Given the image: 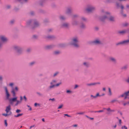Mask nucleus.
<instances>
[{"label":"nucleus","instance_id":"1","mask_svg":"<svg viewBox=\"0 0 129 129\" xmlns=\"http://www.w3.org/2000/svg\"><path fill=\"white\" fill-rule=\"evenodd\" d=\"M70 40L71 41L69 43L70 45L76 49L80 48V46L78 44L79 39L77 37H74L71 38Z\"/></svg>","mask_w":129,"mask_h":129},{"label":"nucleus","instance_id":"2","mask_svg":"<svg viewBox=\"0 0 129 129\" xmlns=\"http://www.w3.org/2000/svg\"><path fill=\"white\" fill-rule=\"evenodd\" d=\"M99 19L102 21H104L105 20V10L104 9H101L100 13Z\"/></svg>","mask_w":129,"mask_h":129},{"label":"nucleus","instance_id":"3","mask_svg":"<svg viewBox=\"0 0 129 129\" xmlns=\"http://www.w3.org/2000/svg\"><path fill=\"white\" fill-rule=\"evenodd\" d=\"M13 48L18 54L22 53L23 51V49L22 47L18 46L15 45L13 46Z\"/></svg>","mask_w":129,"mask_h":129},{"label":"nucleus","instance_id":"4","mask_svg":"<svg viewBox=\"0 0 129 129\" xmlns=\"http://www.w3.org/2000/svg\"><path fill=\"white\" fill-rule=\"evenodd\" d=\"M107 18L110 21L113 22L115 21L114 18L111 16L108 12H105V19Z\"/></svg>","mask_w":129,"mask_h":129},{"label":"nucleus","instance_id":"5","mask_svg":"<svg viewBox=\"0 0 129 129\" xmlns=\"http://www.w3.org/2000/svg\"><path fill=\"white\" fill-rule=\"evenodd\" d=\"M96 9L95 8L91 5L87 6L86 9V11L88 12H91L94 11Z\"/></svg>","mask_w":129,"mask_h":129},{"label":"nucleus","instance_id":"6","mask_svg":"<svg viewBox=\"0 0 129 129\" xmlns=\"http://www.w3.org/2000/svg\"><path fill=\"white\" fill-rule=\"evenodd\" d=\"M91 43L94 45H102L104 44V43L102 41H100L99 39H95L92 41Z\"/></svg>","mask_w":129,"mask_h":129},{"label":"nucleus","instance_id":"7","mask_svg":"<svg viewBox=\"0 0 129 129\" xmlns=\"http://www.w3.org/2000/svg\"><path fill=\"white\" fill-rule=\"evenodd\" d=\"M33 23H34V25H33V26H32L31 27V29H33L35 28L39 27L40 25L39 22L35 19H34Z\"/></svg>","mask_w":129,"mask_h":129},{"label":"nucleus","instance_id":"8","mask_svg":"<svg viewBox=\"0 0 129 129\" xmlns=\"http://www.w3.org/2000/svg\"><path fill=\"white\" fill-rule=\"evenodd\" d=\"M60 27L63 28L68 29L70 27V24L67 22H64L60 25Z\"/></svg>","mask_w":129,"mask_h":129},{"label":"nucleus","instance_id":"9","mask_svg":"<svg viewBox=\"0 0 129 129\" xmlns=\"http://www.w3.org/2000/svg\"><path fill=\"white\" fill-rule=\"evenodd\" d=\"M73 9L71 7H67L65 11V13L66 14L68 15H71L72 13Z\"/></svg>","mask_w":129,"mask_h":129},{"label":"nucleus","instance_id":"10","mask_svg":"<svg viewBox=\"0 0 129 129\" xmlns=\"http://www.w3.org/2000/svg\"><path fill=\"white\" fill-rule=\"evenodd\" d=\"M0 40H1V41L4 43L8 41V39L5 36L2 35L0 36Z\"/></svg>","mask_w":129,"mask_h":129},{"label":"nucleus","instance_id":"11","mask_svg":"<svg viewBox=\"0 0 129 129\" xmlns=\"http://www.w3.org/2000/svg\"><path fill=\"white\" fill-rule=\"evenodd\" d=\"M4 88L5 91L6 99L8 100L10 99L9 97L10 96V95L8 91L7 87H5Z\"/></svg>","mask_w":129,"mask_h":129},{"label":"nucleus","instance_id":"12","mask_svg":"<svg viewBox=\"0 0 129 129\" xmlns=\"http://www.w3.org/2000/svg\"><path fill=\"white\" fill-rule=\"evenodd\" d=\"M129 90L123 94H122L121 95H119L118 96V98H120V97H124V99H126L127 98V96L129 95Z\"/></svg>","mask_w":129,"mask_h":129},{"label":"nucleus","instance_id":"13","mask_svg":"<svg viewBox=\"0 0 129 129\" xmlns=\"http://www.w3.org/2000/svg\"><path fill=\"white\" fill-rule=\"evenodd\" d=\"M129 43V39L119 42L116 44L117 45H126Z\"/></svg>","mask_w":129,"mask_h":129},{"label":"nucleus","instance_id":"14","mask_svg":"<svg viewBox=\"0 0 129 129\" xmlns=\"http://www.w3.org/2000/svg\"><path fill=\"white\" fill-rule=\"evenodd\" d=\"M55 46L54 45H50L45 46L44 48L46 50H50L53 48Z\"/></svg>","mask_w":129,"mask_h":129},{"label":"nucleus","instance_id":"15","mask_svg":"<svg viewBox=\"0 0 129 129\" xmlns=\"http://www.w3.org/2000/svg\"><path fill=\"white\" fill-rule=\"evenodd\" d=\"M34 19L29 20H28L26 22V25L27 26H31V28L32 26H33L32 24L33 23Z\"/></svg>","mask_w":129,"mask_h":129},{"label":"nucleus","instance_id":"16","mask_svg":"<svg viewBox=\"0 0 129 129\" xmlns=\"http://www.w3.org/2000/svg\"><path fill=\"white\" fill-rule=\"evenodd\" d=\"M82 64L84 67L87 68H89L90 66V63L88 62L84 61L83 62Z\"/></svg>","mask_w":129,"mask_h":129},{"label":"nucleus","instance_id":"17","mask_svg":"<svg viewBox=\"0 0 129 129\" xmlns=\"http://www.w3.org/2000/svg\"><path fill=\"white\" fill-rule=\"evenodd\" d=\"M17 97H15L12 98H10L8 100L10 104H12L13 102L16 101L17 100Z\"/></svg>","mask_w":129,"mask_h":129},{"label":"nucleus","instance_id":"18","mask_svg":"<svg viewBox=\"0 0 129 129\" xmlns=\"http://www.w3.org/2000/svg\"><path fill=\"white\" fill-rule=\"evenodd\" d=\"M55 87V85H50L48 86L46 90V91L47 92H48L50 91L52 89L54 88Z\"/></svg>","mask_w":129,"mask_h":129},{"label":"nucleus","instance_id":"19","mask_svg":"<svg viewBox=\"0 0 129 129\" xmlns=\"http://www.w3.org/2000/svg\"><path fill=\"white\" fill-rule=\"evenodd\" d=\"M110 61L114 63H116L117 61L115 58L113 57H110L109 58Z\"/></svg>","mask_w":129,"mask_h":129},{"label":"nucleus","instance_id":"20","mask_svg":"<svg viewBox=\"0 0 129 129\" xmlns=\"http://www.w3.org/2000/svg\"><path fill=\"white\" fill-rule=\"evenodd\" d=\"M79 24V22L77 20H73L72 21V24L73 25H77Z\"/></svg>","mask_w":129,"mask_h":129},{"label":"nucleus","instance_id":"21","mask_svg":"<svg viewBox=\"0 0 129 129\" xmlns=\"http://www.w3.org/2000/svg\"><path fill=\"white\" fill-rule=\"evenodd\" d=\"M11 110V106L10 105H8V106L6 107V109L5 110L7 113H8Z\"/></svg>","mask_w":129,"mask_h":129},{"label":"nucleus","instance_id":"22","mask_svg":"<svg viewBox=\"0 0 129 129\" xmlns=\"http://www.w3.org/2000/svg\"><path fill=\"white\" fill-rule=\"evenodd\" d=\"M80 28L82 29H84L86 28V26L85 24L83 23H81L80 24Z\"/></svg>","mask_w":129,"mask_h":129},{"label":"nucleus","instance_id":"23","mask_svg":"<svg viewBox=\"0 0 129 129\" xmlns=\"http://www.w3.org/2000/svg\"><path fill=\"white\" fill-rule=\"evenodd\" d=\"M100 82H97L93 83H88L86 84V85L88 86H92L96 85L97 84H100Z\"/></svg>","mask_w":129,"mask_h":129},{"label":"nucleus","instance_id":"24","mask_svg":"<svg viewBox=\"0 0 129 129\" xmlns=\"http://www.w3.org/2000/svg\"><path fill=\"white\" fill-rule=\"evenodd\" d=\"M108 92L107 93V94L108 95L111 96L112 94V93L111 91V89L109 87L108 88Z\"/></svg>","mask_w":129,"mask_h":129},{"label":"nucleus","instance_id":"25","mask_svg":"<svg viewBox=\"0 0 129 129\" xmlns=\"http://www.w3.org/2000/svg\"><path fill=\"white\" fill-rule=\"evenodd\" d=\"M126 30H124L121 31H118V33L120 34L123 35L126 33Z\"/></svg>","mask_w":129,"mask_h":129},{"label":"nucleus","instance_id":"26","mask_svg":"<svg viewBox=\"0 0 129 129\" xmlns=\"http://www.w3.org/2000/svg\"><path fill=\"white\" fill-rule=\"evenodd\" d=\"M11 92L13 94V96H16V93L15 92V89L13 88L12 89Z\"/></svg>","mask_w":129,"mask_h":129},{"label":"nucleus","instance_id":"27","mask_svg":"<svg viewBox=\"0 0 129 129\" xmlns=\"http://www.w3.org/2000/svg\"><path fill=\"white\" fill-rule=\"evenodd\" d=\"M46 38L49 39H52L55 38V37L53 36L48 35L46 37Z\"/></svg>","mask_w":129,"mask_h":129},{"label":"nucleus","instance_id":"28","mask_svg":"<svg viewBox=\"0 0 129 129\" xmlns=\"http://www.w3.org/2000/svg\"><path fill=\"white\" fill-rule=\"evenodd\" d=\"M60 52L59 51H55L53 52V54L55 55L59 54L60 53Z\"/></svg>","mask_w":129,"mask_h":129},{"label":"nucleus","instance_id":"29","mask_svg":"<svg viewBox=\"0 0 129 129\" xmlns=\"http://www.w3.org/2000/svg\"><path fill=\"white\" fill-rule=\"evenodd\" d=\"M36 63V62L35 61H33L30 62L29 63V65L30 67H32Z\"/></svg>","mask_w":129,"mask_h":129},{"label":"nucleus","instance_id":"30","mask_svg":"<svg viewBox=\"0 0 129 129\" xmlns=\"http://www.w3.org/2000/svg\"><path fill=\"white\" fill-rule=\"evenodd\" d=\"M106 110L108 111V112L107 113L108 114L111 112H114L115 111L114 110H111L110 108H108Z\"/></svg>","mask_w":129,"mask_h":129},{"label":"nucleus","instance_id":"31","mask_svg":"<svg viewBox=\"0 0 129 129\" xmlns=\"http://www.w3.org/2000/svg\"><path fill=\"white\" fill-rule=\"evenodd\" d=\"M60 19L62 20H65L66 19V18L65 17L63 16H61L59 17Z\"/></svg>","mask_w":129,"mask_h":129},{"label":"nucleus","instance_id":"32","mask_svg":"<svg viewBox=\"0 0 129 129\" xmlns=\"http://www.w3.org/2000/svg\"><path fill=\"white\" fill-rule=\"evenodd\" d=\"M12 113V112L11 111H10L9 112V114H8V113H7L6 114L3 113L2 114V115L3 116L6 117L8 115H10Z\"/></svg>","mask_w":129,"mask_h":129},{"label":"nucleus","instance_id":"33","mask_svg":"<svg viewBox=\"0 0 129 129\" xmlns=\"http://www.w3.org/2000/svg\"><path fill=\"white\" fill-rule=\"evenodd\" d=\"M59 73V72L58 71H57L55 72L53 74V77H55L57 76Z\"/></svg>","mask_w":129,"mask_h":129},{"label":"nucleus","instance_id":"34","mask_svg":"<svg viewBox=\"0 0 129 129\" xmlns=\"http://www.w3.org/2000/svg\"><path fill=\"white\" fill-rule=\"evenodd\" d=\"M85 113V112H77L76 113V115H83Z\"/></svg>","mask_w":129,"mask_h":129},{"label":"nucleus","instance_id":"35","mask_svg":"<svg viewBox=\"0 0 129 129\" xmlns=\"http://www.w3.org/2000/svg\"><path fill=\"white\" fill-rule=\"evenodd\" d=\"M81 19L82 21H86L87 20V19L84 17H82L81 18Z\"/></svg>","mask_w":129,"mask_h":129},{"label":"nucleus","instance_id":"36","mask_svg":"<svg viewBox=\"0 0 129 129\" xmlns=\"http://www.w3.org/2000/svg\"><path fill=\"white\" fill-rule=\"evenodd\" d=\"M105 109V108H104L103 109V110H99V111H92V112H95V113H96V112H104V111Z\"/></svg>","mask_w":129,"mask_h":129},{"label":"nucleus","instance_id":"37","mask_svg":"<svg viewBox=\"0 0 129 129\" xmlns=\"http://www.w3.org/2000/svg\"><path fill=\"white\" fill-rule=\"evenodd\" d=\"M79 17V16L77 14H75L73 15V18H78Z\"/></svg>","mask_w":129,"mask_h":129},{"label":"nucleus","instance_id":"38","mask_svg":"<svg viewBox=\"0 0 129 129\" xmlns=\"http://www.w3.org/2000/svg\"><path fill=\"white\" fill-rule=\"evenodd\" d=\"M23 114V113L21 114H17V115H14V117H18L19 116H21Z\"/></svg>","mask_w":129,"mask_h":129},{"label":"nucleus","instance_id":"39","mask_svg":"<svg viewBox=\"0 0 129 129\" xmlns=\"http://www.w3.org/2000/svg\"><path fill=\"white\" fill-rule=\"evenodd\" d=\"M17 101V103L15 104V106H17L19 104L21 103V101H20L19 100H17L16 101Z\"/></svg>","mask_w":129,"mask_h":129},{"label":"nucleus","instance_id":"40","mask_svg":"<svg viewBox=\"0 0 129 129\" xmlns=\"http://www.w3.org/2000/svg\"><path fill=\"white\" fill-rule=\"evenodd\" d=\"M11 6L10 5H6L5 7V8L7 9H9L10 8Z\"/></svg>","mask_w":129,"mask_h":129},{"label":"nucleus","instance_id":"41","mask_svg":"<svg viewBox=\"0 0 129 129\" xmlns=\"http://www.w3.org/2000/svg\"><path fill=\"white\" fill-rule=\"evenodd\" d=\"M29 14L30 15L33 16L35 14V12L33 11H31L30 12Z\"/></svg>","mask_w":129,"mask_h":129},{"label":"nucleus","instance_id":"42","mask_svg":"<svg viewBox=\"0 0 129 129\" xmlns=\"http://www.w3.org/2000/svg\"><path fill=\"white\" fill-rule=\"evenodd\" d=\"M15 22V20H11L10 22V24L12 25L14 24Z\"/></svg>","mask_w":129,"mask_h":129},{"label":"nucleus","instance_id":"43","mask_svg":"<svg viewBox=\"0 0 129 129\" xmlns=\"http://www.w3.org/2000/svg\"><path fill=\"white\" fill-rule=\"evenodd\" d=\"M90 97L91 98V100L93 99H95L96 98L95 96H94L92 95H90Z\"/></svg>","mask_w":129,"mask_h":129},{"label":"nucleus","instance_id":"44","mask_svg":"<svg viewBox=\"0 0 129 129\" xmlns=\"http://www.w3.org/2000/svg\"><path fill=\"white\" fill-rule=\"evenodd\" d=\"M3 42L0 41V48H1L3 44Z\"/></svg>","mask_w":129,"mask_h":129},{"label":"nucleus","instance_id":"45","mask_svg":"<svg viewBox=\"0 0 129 129\" xmlns=\"http://www.w3.org/2000/svg\"><path fill=\"white\" fill-rule=\"evenodd\" d=\"M66 92L67 93L71 94L72 93V92L70 90H67L66 91Z\"/></svg>","mask_w":129,"mask_h":129},{"label":"nucleus","instance_id":"46","mask_svg":"<svg viewBox=\"0 0 129 129\" xmlns=\"http://www.w3.org/2000/svg\"><path fill=\"white\" fill-rule=\"evenodd\" d=\"M127 68V66H125L122 68V69L126 70Z\"/></svg>","mask_w":129,"mask_h":129},{"label":"nucleus","instance_id":"47","mask_svg":"<svg viewBox=\"0 0 129 129\" xmlns=\"http://www.w3.org/2000/svg\"><path fill=\"white\" fill-rule=\"evenodd\" d=\"M38 36H37L34 35L33 36V38L34 39H37L38 38Z\"/></svg>","mask_w":129,"mask_h":129},{"label":"nucleus","instance_id":"48","mask_svg":"<svg viewBox=\"0 0 129 129\" xmlns=\"http://www.w3.org/2000/svg\"><path fill=\"white\" fill-rule=\"evenodd\" d=\"M61 84V82H60L59 83H58L56 84H55L54 85H55V87L56 86H58L60 84Z\"/></svg>","mask_w":129,"mask_h":129},{"label":"nucleus","instance_id":"49","mask_svg":"<svg viewBox=\"0 0 129 129\" xmlns=\"http://www.w3.org/2000/svg\"><path fill=\"white\" fill-rule=\"evenodd\" d=\"M37 93L39 96H42L43 95L40 92H37Z\"/></svg>","mask_w":129,"mask_h":129},{"label":"nucleus","instance_id":"50","mask_svg":"<svg viewBox=\"0 0 129 129\" xmlns=\"http://www.w3.org/2000/svg\"><path fill=\"white\" fill-rule=\"evenodd\" d=\"M4 122H5V125L6 126H7L8 125V124L7 122V120H4Z\"/></svg>","mask_w":129,"mask_h":129},{"label":"nucleus","instance_id":"51","mask_svg":"<svg viewBox=\"0 0 129 129\" xmlns=\"http://www.w3.org/2000/svg\"><path fill=\"white\" fill-rule=\"evenodd\" d=\"M125 81L127 83H129V77H128L125 80Z\"/></svg>","mask_w":129,"mask_h":129},{"label":"nucleus","instance_id":"52","mask_svg":"<svg viewBox=\"0 0 129 129\" xmlns=\"http://www.w3.org/2000/svg\"><path fill=\"white\" fill-rule=\"evenodd\" d=\"M15 89V91H18V88L17 87H15V89Z\"/></svg>","mask_w":129,"mask_h":129},{"label":"nucleus","instance_id":"53","mask_svg":"<svg viewBox=\"0 0 129 129\" xmlns=\"http://www.w3.org/2000/svg\"><path fill=\"white\" fill-rule=\"evenodd\" d=\"M63 106V105L62 104L61 105H60L58 107V108L57 109H60Z\"/></svg>","mask_w":129,"mask_h":129},{"label":"nucleus","instance_id":"54","mask_svg":"<svg viewBox=\"0 0 129 129\" xmlns=\"http://www.w3.org/2000/svg\"><path fill=\"white\" fill-rule=\"evenodd\" d=\"M31 49L30 48H28L27 50L26 51L27 52H29L31 50Z\"/></svg>","mask_w":129,"mask_h":129},{"label":"nucleus","instance_id":"55","mask_svg":"<svg viewBox=\"0 0 129 129\" xmlns=\"http://www.w3.org/2000/svg\"><path fill=\"white\" fill-rule=\"evenodd\" d=\"M121 128L122 129L123 128H124L125 129H127V127L125 125H124L123 126H122Z\"/></svg>","mask_w":129,"mask_h":129},{"label":"nucleus","instance_id":"56","mask_svg":"<svg viewBox=\"0 0 129 129\" xmlns=\"http://www.w3.org/2000/svg\"><path fill=\"white\" fill-rule=\"evenodd\" d=\"M21 112V110L19 109H17L16 111V112L17 113H18Z\"/></svg>","mask_w":129,"mask_h":129},{"label":"nucleus","instance_id":"57","mask_svg":"<svg viewBox=\"0 0 129 129\" xmlns=\"http://www.w3.org/2000/svg\"><path fill=\"white\" fill-rule=\"evenodd\" d=\"M13 83H11L9 84V86H10L13 87Z\"/></svg>","mask_w":129,"mask_h":129},{"label":"nucleus","instance_id":"58","mask_svg":"<svg viewBox=\"0 0 129 129\" xmlns=\"http://www.w3.org/2000/svg\"><path fill=\"white\" fill-rule=\"evenodd\" d=\"M49 101L51 100L52 101H55V100L54 98H53L52 99H49Z\"/></svg>","mask_w":129,"mask_h":129},{"label":"nucleus","instance_id":"59","mask_svg":"<svg viewBox=\"0 0 129 129\" xmlns=\"http://www.w3.org/2000/svg\"><path fill=\"white\" fill-rule=\"evenodd\" d=\"M23 98L24 100L26 102L27 101V98L25 95L24 96Z\"/></svg>","mask_w":129,"mask_h":129},{"label":"nucleus","instance_id":"60","mask_svg":"<svg viewBox=\"0 0 129 129\" xmlns=\"http://www.w3.org/2000/svg\"><path fill=\"white\" fill-rule=\"evenodd\" d=\"M96 97V98L97 96H99L100 97V94H99V93H98L95 96Z\"/></svg>","mask_w":129,"mask_h":129},{"label":"nucleus","instance_id":"61","mask_svg":"<svg viewBox=\"0 0 129 129\" xmlns=\"http://www.w3.org/2000/svg\"><path fill=\"white\" fill-rule=\"evenodd\" d=\"M117 100H113L111 101V102L112 103H113L114 102H116Z\"/></svg>","mask_w":129,"mask_h":129},{"label":"nucleus","instance_id":"62","mask_svg":"<svg viewBox=\"0 0 129 129\" xmlns=\"http://www.w3.org/2000/svg\"><path fill=\"white\" fill-rule=\"evenodd\" d=\"M128 25L127 23H125L123 24V26H126Z\"/></svg>","mask_w":129,"mask_h":129},{"label":"nucleus","instance_id":"63","mask_svg":"<svg viewBox=\"0 0 129 129\" xmlns=\"http://www.w3.org/2000/svg\"><path fill=\"white\" fill-rule=\"evenodd\" d=\"M51 82H53V83H54V84L56 82V80H52Z\"/></svg>","mask_w":129,"mask_h":129},{"label":"nucleus","instance_id":"64","mask_svg":"<svg viewBox=\"0 0 129 129\" xmlns=\"http://www.w3.org/2000/svg\"><path fill=\"white\" fill-rule=\"evenodd\" d=\"M78 87V85L76 84L75 85V86L74 88V89H75L76 88H77Z\"/></svg>","mask_w":129,"mask_h":129}]
</instances>
